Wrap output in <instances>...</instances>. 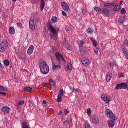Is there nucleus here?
<instances>
[{"instance_id":"9","label":"nucleus","mask_w":128,"mask_h":128,"mask_svg":"<svg viewBox=\"0 0 128 128\" xmlns=\"http://www.w3.org/2000/svg\"><path fill=\"white\" fill-rule=\"evenodd\" d=\"M61 6H62L64 10H66V12H68L70 8L68 5V4L66 2H61Z\"/></svg>"},{"instance_id":"26","label":"nucleus","mask_w":128,"mask_h":128,"mask_svg":"<svg viewBox=\"0 0 128 128\" xmlns=\"http://www.w3.org/2000/svg\"><path fill=\"white\" fill-rule=\"evenodd\" d=\"M51 22L53 23L58 22V18H56V16H52L51 19Z\"/></svg>"},{"instance_id":"29","label":"nucleus","mask_w":128,"mask_h":128,"mask_svg":"<svg viewBox=\"0 0 128 128\" xmlns=\"http://www.w3.org/2000/svg\"><path fill=\"white\" fill-rule=\"evenodd\" d=\"M62 96H60V95H58V98H57V100L56 102H62Z\"/></svg>"},{"instance_id":"64","label":"nucleus","mask_w":128,"mask_h":128,"mask_svg":"<svg viewBox=\"0 0 128 128\" xmlns=\"http://www.w3.org/2000/svg\"><path fill=\"white\" fill-rule=\"evenodd\" d=\"M111 64L110 63L109 64Z\"/></svg>"},{"instance_id":"35","label":"nucleus","mask_w":128,"mask_h":128,"mask_svg":"<svg viewBox=\"0 0 128 128\" xmlns=\"http://www.w3.org/2000/svg\"><path fill=\"white\" fill-rule=\"evenodd\" d=\"M84 42L83 40H80L78 43L79 47L81 48V46H84Z\"/></svg>"},{"instance_id":"10","label":"nucleus","mask_w":128,"mask_h":128,"mask_svg":"<svg viewBox=\"0 0 128 128\" xmlns=\"http://www.w3.org/2000/svg\"><path fill=\"white\" fill-rule=\"evenodd\" d=\"M82 64H90V60L86 58H82Z\"/></svg>"},{"instance_id":"4","label":"nucleus","mask_w":128,"mask_h":128,"mask_svg":"<svg viewBox=\"0 0 128 128\" xmlns=\"http://www.w3.org/2000/svg\"><path fill=\"white\" fill-rule=\"evenodd\" d=\"M10 108L8 106H4L2 108L1 114H10Z\"/></svg>"},{"instance_id":"59","label":"nucleus","mask_w":128,"mask_h":128,"mask_svg":"<svg viewBox=\"0 0 128 128\" xmlns=\"http://www.w3.org/2000/svg\"><path fill=\"white\" fill-rule=\"evenodd\" d=\"M12 2H16V0H12Z\"/></svg>"},{"instance_id":"40","label":"nucleus","mask_w":128,"mask_h":128,"mask_svg":"<svg viewBox=\"0 0 128 128\" xmlns=\"http://www.w3.org/2000/svg\"><path fill=\"white\" fill-rule=\"evenodd\" d=\"M28 106H34V102L32 100H30L28 102Z\"/></svg>"},{"instance_id":"28","label":"nucleus","mask_w":128,"mask_h":128,"mask_svg":"<svg viewBox=\"0 0 128 128\" xmlns=\"http://www.w3.org/2000/svg\"><path fill=\"white\" fill-rule=\"evenodd\" d=\"M38 64H46V62L45 60H40Z\"/></svg>"},{"instance_id":"31","label":"nucleus","mask_w":128,"mask_h":128,"mask_svg":"<svg viewBox=\"0 0 128 128\" xmlns=\"http://www.w3.org/2000/svg\"><path fill=\"white\" fill-rule=\"evenodd\" d=\"M92 32H94V30H92V28H88L87 30V34H92Z\"/></svg>"},{"instance_id":"61","label":"nucleus","mask_w":128,"mask_h":128,"mask_svg":"<svg viewBox=\"0 0 128 128\" xmlns=\"http://www.w3.org/2000/svg\"><path fill=\"white\" fill-rule=\"evenodd\" d=\"M6 66H8V64H6Z\"/></svg>"},{"instance_id":"44","label":"nucleus","mask_w":128,"mask_h":128,"mask_svg":"<svg viewBox=\"0 0 128 128\" xmlns=\"http://www.w3.org/2000/svg\"><path fill=\"white\" fill-rule=\"evenodd\" d=\"M17 26L19 28H22V24L20 22H19L17 23Z\"/></svg>"},{"instance_id":"53","label":"nucleus","mask_w":128,"mask_h":128,"mask_svg":"<svg viewBox=\"0 0 128 128\" xmlns=\"http://www.w3.org/2000/svg\"><path fill=\"white\" fill-rule=\"evenodd\" d=\"M42 102L43 104H46V100H43Z\"/></svg>"},{"instance_id":"21","label":"nucleus","mask_w":128,"mask_h":128,"mask_svg":"<svg viewBox=\"0 0 128 128\" xmlns=\"http://www.w3.org/2000/svg\"><path fill=\"white\" fill-rule=\"evenodd\" d=\"M114 10H115V12H118L120 10V6L118 4H116L114 6Z\"/></svg>"},{"instance_id":"46","label":"nucleus","mask_w":128,"mask_h":128,"mask_svg":"<svg viewBox=\"0 0 128 128\" xmlns=\"http://www.w3.org/2000/svg\"><path fill=\"white\" fill-rule=\"evenodd\" d=\"M0 94H2V96H6V93L4 92H0Z\"/></svg>"},{"instance_id":"56","label":"nucleus","mask_w":128,"mask_h":128,"mask_svg":"<svg viewBox=\"0 0 128 128\" xmlns=\"http://www.w3.org/2000/svg\"><path fill=\"white\" fill-rule=\"evenodd\" d=\"M70 90H74V88H71Z\"/></svg>"},{"instance_id":"45","label":"nucleus","mask_w":128,"mask_h":128,"mask_svg":"<svg viewBox=\"0 0 128 128\" xmlns=\"http://www.w3.org/2000/svg\"><path fill=\"white\" fill-rule=\"evenodd\" d=\"M64 114L66 115L68 114L69 112L68 110L66 109H64Z\"/></svg>"},{"instance_id":"23","label":"nucleus","mask_w":128,"mask_h":128,"mask_svg":"<svg viewBox=\"0 0 128 128\" xmlns=\"http://www.w3.org/2000/svg\"><path fill=\"white\" fill-rule=\"evenodd\" d=\"M126 46L125 45H123L122 47V50L124 54H128V49L126 48Z\"/></svg>"},{"instance_id":"3","label":"nucleus","mask_w":128,"mask_h":128,"mask_svg":"<svg viewBox=\"0 0 128 128\" xmlns=\"http://www.w3.org/2000/svg\"><path fill=\"white\" fill-rule=\"evenodd\" d=\"M39 68L42 74H48L50 72V67L48 64H40Z\"/></svg>"},{"instance_id":"25","label":"nucleus","mask_w":128,"mask_h":128,"mask_svg":"<svg viewBox=\"0 0 128 128\" xmlns=\"http://www.w3.org/2000/svg\"><path fill=\"white\" fill-rule=\"evenodd\" d=\"M6 48L2 46V45H0V52H6Z\"/></svg>"},{"instance_id":"57","label":"nucleus","mask_w":128,"mask_h":128,"mask_svg":"<svg viewBox=\"0 0 128 128\" xmlns=\"http://www.w3.org/2000/svg\"><path fill=\"white\" fill-rule=\"evenodd\" d=\"M122 2H123L122 0L120 1V4H122Z\"/></svg>"},{"instance_id":"27","label":"nucleus","mask_w":128,"mask_h":128,"mask_svg":"<svg viewBox=\"0 0 128 128\" xmlns=\"http://www.w3.org/2000/svg\"><path fill=\"white\" fill-rule=\"evenodd\" d=\"M64 46L67 50H72V46H70L68 44H66Z\"/></svg>"},{"instance_id":"33","label":"nucleus","mask_w":128,"mask_h":128,"mask_svg":"<svg viewBox=\"0 0 128 128\" xmlns=\"http://www.w3.org/2000/svg\"><path fill=\"white\" fill-rule=\"evenodd\" d=\"M85 128H90V125L88 122H85Z\"/></svg>"},{"instance_id":"34","label":"nucleus","mask_w":128,"mask_h":128,"mask_svg":"<svg viewBox=\"0 0 128 128\" xmlns=\"http://www.w3.org/2000/svg\"><path fill=\"white\" fill-rule=\"evenodd\" d=\"M60 68V66L59 65H56V64L53 65L54 70H58V68Z\"/></svg>"},{"instance_id":"62","label":"nucleus","mask_w":128,"mask_h":128,"mask_svg":"<svg viewBox=\"0 0 128 128\" xmlns=\"http://www.w3.org/2000/svg\"><path fill=\"white\" fill-rule=\"evenodd\" d=\"M84 66H86V65H84Z\"/></svg>"},{"instance_id":"20","label":"nucleus","mask_w":128,"mask_h":128,"mask_svg":"<svg viewBox=\"0 0 128 128\" xmlns=\"http://www.w3.org/2000/svg\"><path fill=\"white\" fill-rule=\"evenodd\" d=\"M92 122L93 124H98L99 121L98 118V117H94V118L92 120Z\"/></svg>"},{"instance_id":"11","label":"nucleus","mask_w":128,"mask_h":128,"mask_svg":"<svg viewBox=\"0 0 128 128\" xmlns=\"http://www.w3.org/2000/svg\"><path fill=\"white\" fill-rule=\"evenodd\" d=\"M0 46L8 48V42L6 40H4L2 42Z\"/></svg>"},{"instance_id":"41","label":"nucleus","mask_w":128,"mask_h":128,"mask_svg":"<svg viewBox=\"0 0 128 128\" xmlns=\"http://www.w3.org/2000/svg\"><path fill=\"white\" fill-rule=\"evenodd\" d=\"M123 44H124V46H127L128 48V40H124L123 43Z\"/></svg>"},{"instance_id":"51","label":"nucleus","mask_w":128,"mask_h":128,"mask_svg":"<svg viewBox=\"0 0 128 128\" xmlns=\"http://www.w3.org/2000/svg\"><path fill=\"white\" fill-rule=\"evenodd\" d=\"M4 66L2 64H0V70H2L4 68Z\"/></svg>"},{"instance_id":"63","label":"nucleus","mask_w":128,"mask_h":128,"mask_svg":"<svg viewBox=\"0 0 128 128\" xmlns=\"http://www.w3.org/2000/svg\"><path fill=\"white\" fill-rule=\"evenodd\" d=\"M0 64H2V63L0 62Z\"/></svg>"},{"instance_id":"14","label":"nucleus","mask_w":128,"mask_h":128,"mask_svg":"<svg viewBox=\"0 0 128 128\" xmlns=\"http://www.w3.org/2000/svg\"><path fill=\"white\" fill-rule=\"evenodd\" d=\"M34 46L32 45L30 46L27 50L28 54H32V52H34Z\"/></svg>"},{"instance_id":"36","label":"nucleus","mask_w":128,"mask_h":128,"mask_svg":"<svg viewBox=\"0 0 128 128\" xmlns=\"http://www.w3.org/2000/svg\"><path fill=\"white\" fill-rule=\"evenodd\" d=\"M4 64H10V60L8 59H6L4 60Z\"/></svg>"},{"instance_id":"16","label":"nucleus","mask_w":128,"mask_h":128,"mask_svg":"<svg viewBox=\"0 0 128 128\" xmlns=\"http://www.w3.org/2000/svg\"><path fill=\"white\" fill-rule=\"evenodd\" d=\"M90 40L91 42H92L94 46L96 48L98 46V42H96V40L92 37L90 38Z\"/></svg>"},{"instance_id":"54","label":"nucleus","mask_w":128,"mask_h":128,"mask_svg":"<svg viewBox=\"0 0 128 128\" xmlns=\"http://www.w3.org/2000/svg\"><path fill=\"white\" fill-rule=\"evenodd\" d=\"M94 52H95V54H98V50H94Z\"/></svg>"},{"instance_id":"58","label":"nucleus","mask_w":128,"mask_h":128,"mask_svg":"<svg viewBox=\"0 0 128 128\" xmlns=\"http://www.w3.org/2000/svg\"><path fill=\"white\" fill-rule=\"evenodd\" d=\"M20 60H23L24 58H22V57H20Z\"/></svg>"},{"instance_id":"50","label":"nucleus","mask_w":128,"mask_h":128,"mask_svg":"<svg viewBox=\"0 0 128 128\" xmlns=\"http://www.w3.org/2000/svg\"><path fill=\"white\" fill-rule=\"evenodd\" d=\"M122 76H124V74H120V76H118L119 78H122Z\"/></svg>"},{"instance_id":"12","label":"nucleus","mask_w":128,"mask_h":128,"mask_svg":"<svg viewBox=\"0 0 128 128\" xmlns=\"http://www.w3.org/2000/svg\"><path fill=\"white\" fill-rule=\"evenodd\" d=\"M116 6V3H106L104 4L105 8H114Z\"/></svg>"},{"instance_id":"60","label":"nucleus","mask_w":128,"mask_h":128,"mask_svg":"<svg viewBox=\"0 0 128 128\" xmlns=\"http://www.w3.org/2000/svg\"><path fill=\"white\" fill-rule=\"evenodd\" d=\"M66 30L68 31V28H66Z\"/></svg>"},{"instance_id":"43","label":"nucleus","mask_w":128,"mask_h":128,"mask_svg":"<svg viewBox=\"0 0 128 128\" xmlns=\"http://www.w3.org/2000/svg\"><path fill=\"white\" fill-rule=\"evenodd\" d=\"M24 104V102L22 100V101H20L18 103V104L22 106V104Z\"/></svg>"},{"instance_id":"38","label":"nucleus","mask_w":128,"mask_h":128,"mask_svg":"<svg viewBox=\"0 0 128 128\" xmlns=\"http://www.w3.org/2000/svg\"><path fill=\"white\" fill-rule=\"evenodd\" d=\"M64 126H68L70 124V122L68 120H65L63 122Z\"/></svg>"},{"instance_id":"7","label":"nucleus","mask_w":128,"mask_h":128,"mask_svg":"<svg viewBox=\"0 0 128 128\" xmlns=\"http://www.w3.org/2000/svg\"><path fill=\"white\" fill-rule=\"evenodd\" d=\"M101 98L105 102L106 104L110 102V97L108 96L107 95L102 94L101 95Z\"/></svg>"},{"instance_id":"22","label":"nucleus","mask_w":128,"mask_h":128,"mask_svg":"<svg viewBox=\"0 0 128 128\" xmlns=\"http://www.w3.org/2000/svg\"><path fill=\"white\" fill-rule=\"evenodd\" d=\"M124 20H126V18H124V16H122L119 18L118 22L120 24H122L124 22Z\"/></svg>"},{"instance_id":"24","label":"nucleus","mask_w":128,"mask_h":128,"mask_svg":"<svg viewBox=\"0 0 128 128\" xmlns=\"http://www.w3.org/2000/svg\"><path fill=\"white\" fill-rule=\"evenodd\" d=\"M48 84L50 86H54V84H56V82L50 79Z\"/></svg>"},{"instance_id":"55","label":"nucleus","mask_w":128,"mask_h":128,"mask_svg":"<svg viewBox=\"0 0 128 128\" xmlns=\"http://www.w3.org/2000/svg\"><path fill=\"white\" fill-rule=\"evenodd\" d=\"M67 118H70V120H72V118H70V116H68V117Z\"/></svg>"},{"instance_id":"18","label":"nucleus","mask_w":128,"mask_h":128,"mask_svg":"<svg viewBox=\"0 0 128 128\" xmlns=\"http://www.w3.org/2000/svg\"><path fill=\"white\" fill-rule=\"evenodd\" d=\"M32 88V87L26 86L23 88L24 92H30Z\"/></svg>"},{"instance_id":"30","label":"nucleus","mask_w":128,"mask_h":128,"mask_svg":"<svg viewBox=\"0 0 128 128\" xmlns=\"http://www.w3.org/2000/svg\"><path fill=\"white\" fill-rule=\"evenodd\" d=\"M86 14V10L84 8H82V13H81V14L82 16H85V14Z\"/></svg>"},{"instance_id":"5","label":"nucleus","mask_w":128,"mask_h":128,"mask_svg":"<svg viewBox=\"0 0 128 128\" xmlns=\"http://www.w3.org/2000/svg\"><path fill=\"white\" fill-rule=\"evenodd\" d=\"M29 26L30 30H34L36 25L34 24V20L33 18H30L29 22Z\"/></svg>"},{"instance_id":"32","label":"nucleus","mask_w":128,"mask_h":128,"mask_svg":"<svg viewBox=\"0 0 128 128\" xmlns=\"http://www.w3.org/2000/svg\"><path fill=\"white\" fill-rule=\"evenodd\" d=\"M58 95L61 96H64V90L63 89L60 90L58 94Z\"/></svg>"},{"instance_id":"19","label":"nucleus","mask_w":128,"mask_h":128,"mask_svg":"<svg viewBox=\"0 0 128 128\" xmlns=\"http://www.w3.org/2000/svg\"><path fill=\"white\" fill-rule=\"evenodd\" d=\"M9 33L10 34H14L16 32V30H14V28L12 26H10L8 29Z\"/></svg>"},{"instance_id":"6","label":"nucleus","mask_w":128,"mask_h":128,"mask_svg":"<svg viewBox=\"0 0 128 128\" xmlns=\"http://www.w3.org/2000/svg\"><path fill=\"white\" fill-rule=\"evenodd\" d=\"M56 58L57 60H62V62H66V60H64V56H62L58 52H56Z\"/></svg>"},{"instance_id":"1","label":"nucleus","mask_w":128,"mask_h":128,"mask_svg":"<svg viewBox=\"0 0 128 128\" xmlns=\"http://www.w3.org/2000/svg\"><path fill=\"white\" fill-rule=\"evenodd\" d=\"M105 114L108 118H111L110 120H108V124L110 128H112V126H114V122L116 120V116H114L112 112L108 109H107L105 111Z\"/></svg>"},{"instance_id":"37","label":"nucleus","mask_w":128,"mask_h":128,"mask_svg":"<svg viewBox=\"0 0 128 128\" xmlns=\"http://www.w3.org/2000/svg\"><path fill=\"white\" fill-rule=\"evenodd\" d=\"M86 112L88 116H90V114H92V110H90V108H88L86 110Z\"/></svg>"},{"instance_id":"8","label":"nucleus","mask_w":128,"mask_h":128,"mask_svg":"<svg viewBox=\"0 0 128 128\" xmlns=\"http://www.w3.org/2000/svg\"><path fill=\"white\" fill-rule=\"evenodd\" d=\"M48 28L54 34H56V31L58 30L56 28L54 27L52 25L50 24L48 26Z\"/></svg>"},{"instance_id":"49","label":"nucleus","mask_w":128,"mask_h":128,"mask_svg":"<svg viewBox=\"0 0 128 128\" xmlns=\"http://www.w3.org/2000/svg\"><path fill=\"white\" fill-rule=\"evenodd\" d=\"M124 56H125L126 58H127L128 60V52L125 53Z\"/></svg>"},{"instance_id":"39","label":"nucleus","mask_w":128,"mask_h":128,"mask_svg":"<svg viewBox=\"0 0 128 128\" xmlns=\"http://www.w3.org/2000/svg\"><path fill=\"white\" fill-rule=\"evenodd\" d=\"M120 12L122 14H124L126 12V9H124V8H122L120 10Z\"/></svg>"},{"instance_id":"2","label":"nucleus","mask_w":128,"mask_h":128,"mask_svg":"<svg viewBox=\"0 0 128 128\" xmlns=\"http://www.w3.org/2000/svg\"><path fill=\"white\" fill-rule=\"evenodd\" d=\"M94 10L96 12L97 14H105L106 16H108L110 14V12L106 8H100L98 6L94 8Z\"/></svg>"},{"instance_id":"48","label":"nucleus","mask_w":128,"mask_h":128,"mask_svg":"<svg viewBox=\"0 0 128 128\" xmlns=\"http://www.w3.org/2000/svg\"><path fill=\"white\" fill-rule=\"evenodd\" d=\"M12 80L14 82H18V80L16 78H14Z\"/></svg>"},{"instance_id":"17","label":"nucleus","mask_w":128,"mask_h":128,"mask_svg":"<svg viewBox=\"0 0 128 128\" xmlns=\"http://www.w3.org/2000/svg\"><path fill=\"white\" fill-rule=\"evenodd\" d=\"M46 6L44 3V0H41V3L40 4V9L42 12L44 10V6Z\"/></svg>"},{"instance_id":"52","label":"nucleus","mask_w":128,"mask_h":128,"mask_svg":"<svg viewBox=\"0 0 128 128\" xmlns=\"http://www.w3.org/2000/svg\"><path fill=\"white\" fill-rule=\"evenodd\" d=\"M62 110H60L58 112L59 116H62Z\"/></svg>"},{"instance_id":"13","label":"nucleus","mask_w":128,"mask_h":128,"mask_svg":"<svg viewBox=\"0 0 128 128\" xmlns=\"http://www.w3.org/2000/svg\"><path fill=\"white\" fill-rule=\"evenodd\" d=\"M112 73L108 72L106 76V82H108L110 80H112Z\"/></svg>"},{"instance_id":"47","label":"nucleus","mask_w":128,"mask_h":128,"mask_svg":"<svg viewBox=\"0 0 128 128\" xmlns=\"http://www.w3.org/2000/svg\"><path fill=\"white\" fill-rule=\"evenodd\" d=\"M62 14L64 16H66V13L64 12V11L62 10Z\"/></svg>"},{"instance_id":"42","label":"nucleus","mask_w":128,"mask_h":128,"mask_svg":"<svg viewBox=\"0 0 128 128\" xmlns=\"http://www.w3.org/2000/svg\"><path fill=\"white\" fill-rule=\"evenodd\" d=\"M0 90L4 92V90H6V88H4V86L0 85Z\"/></svg>"},{"instance_id":"15","label":"nucleus","mask_w":128,"mask_h":128,"mask_svg":"<svg viewBox=\"0 0 128 128\" xmlns=\"http://www.w3.org/2000/svg\"><path fill=\"white\" fill-rule=\"evenodd\" d=\"M66 72H68L70 70H72V64H68L67 66L65 68Z\"/></svg>"}]
</instances>
